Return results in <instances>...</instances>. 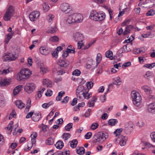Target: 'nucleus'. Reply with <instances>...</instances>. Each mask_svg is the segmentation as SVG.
<instances>
[{"mask_svg": "<svg viewBox=\"0 0 155 155\" xmlns=\"http://www.w3.org/2000/svg\"><path fill=\"white\" fill-rule=\"evenodd\" d=\"M147 110L149 112L155 114V102L148 105Z\"/></svg>", "mask_w": 155, "mask_h": 155, "instance_id": "nucleus-12", "label": "nucleus"}, {"mask_svg": "<svg viewBox=\"0 0 155 155\" xmlns=\"http://www.w3.org/2000/svg\"><path fill=\"white\" fill-rule=\"evenodd\" d=\"M106 57L107 58H109L111 60H113L114 57H113V52L111 51H108L105 53Z\"/></svg>", "mask_w": 155, "mask_h": 155, "instance_id": "nucleus-23", "label": "nucleus"}, {"mask_svg": "<svg viewBox=\"0 0 155 155\" xmlns=\"http://www.w3.org/2000/svg\"><path fill=\"white\" fill-rule=\"evenodd\" d=\"M10 61H14L17 58V57H15V54H10Z\"/></svg>", "mask_w": 155, "mask_h": 155, "instance_id": "nucleus-60", "label": "nucleus"}, {"mask_svg": "<svg viewBox=\"0 0 155 155\" xmlns=\"http://www.w3.org/2000/svg\"><path fill=\"white\" fill-rule=\"evenodd\" d=\"M69 62L67 60H64L59 63V65L61 67L66 68L69 64Z\"/></svg>", "mask_w": 155, "mask_h": 155, "instance_id": "nucleus-20", "label": "nucleus"}, {"mask_svg": "<svg viewBox=\"0 0 155 155\" xmlns=\"http://www.w3.org/2000/svg\"><path fill=\"white\" fill-rule=\"evenodd\" d=\"M108 136L106 133L100 132L96 134L93 137L94 142L95 143H102L107 138Z\"/></svg>", "mask_w": 155, "mask_h": 155, "instance_id": "nucleus-2", "label": "nucleus"}, {"mask_svg": "<svg viewBox=\"0 0 155 155\" xmlns=\"http://www.w3.org/2000/svg\"><path fill=\"white\" fill-rule=\"evenodd\" d=\"M31 74V73L28 69L24 68L22 69L18 74V79L19 81L23 79H27L29 78Z\"/></svg>", "mask_w": 155, "mask_h": 155, "instance_id": "nucleus-4", "label": "nucleus"}, {"mask_svg": "<svg viewBox=\"0 0 155 155\" xmlns=\"http://www.w3.org/2000/svg\"><path fill=\"white\" fill-rule=\"evenodd\" d=\"M150 137L152 141L155 142V132H154L152 133L150 135Z\"/></svg>", "mask_w": 155, "mask_h": 155, "instance_id": "nucleus-63", "label": "nucleus"}, {"mask_svg": "<svg viewBox=\"0 0 155 155\" xmlns=\"http://www.w3.org/2000/svg\"><path fill=\"white\" fill-rule=\"evenodd\" d=\"M41 64L40 67L41 72L42 74H43L48 72V68L44 66L43 63Z\"/></svg>", "mask_w": 155, "mask_h": 155, "instance_id": "nucleus-25", "label": "nucleus"}, {"mask_svg": "<svg viewBox=\"0 0 155 155\" xmlns=\"http://www.w3.org/2000/svg\"><path fill=\"white\" fill-rule=\"evenodd\" d=\"M72 123H69L65 127V129L67 131H69L70 128L72 127Z\"/></svg>", "mask_w": 155, "mask_h": 155, "instance_id": "nucleus-51", "label": "nucleus"}, {"mask_svg": "<svg viewBox=\"0 0 155 155\" xmlns=\"http://www.w3.org/2000/svg\"><path fill=\"white\" fill-rule=\"evenodd\" d=\"M92 135V134L91 132H88L85 135L86 138L87 139H89L91 137Z\"/></svg>", "mask_w": 155, "mask_h": 155, "instance_id": "nucleus-59", "label": "nucleus"}, {"mask_svg": "<svg viewBox=\"0 0 155 155\" xmlns=\"http://www.w3.org/2000/svg\"><path fill=\"white\" fill-rule=\"evenodd\" d=\"M73 39L76 42H82L84 40L83 35L79 32H76L73 34Z\"/></svg>", "mask_w": 155, "mask_h": 155, "instance_id": "nucleus-8", "label": "nucleus"}, {"mask_svg": "<svg viewBox=\"0 0 155 155\" xmlns=\"http://www.w3.org/2000/svg\"><path fill=\"white\" fill-rule=\"evenodd\" d=\"M15 104L16 106L19 109L24 107L25 104L20 100H17L15 101Z\"/></svg>", "mask_w": 155, "mask_h": 155, "instance_id": "nucleus-17", "label": "nucleus"}, {"mask_svg": "<svg viewBox=\"0 0 155 155\" xmlns=\"http://www.w3.org/2000/svg\"><path fill=\"white\" fill-rule=\"evenodd\" d=\"M74 16V18L76 20V22H81L83 19V16L80 14L74 13L73 14Z\"/></svg>", "mask_w": 155, "mask_h": 155, "instance_id": "nucleus-13", "label": "nucleus"}, {"mask_svg": "<svg viewBox=\"0 0 155 155\" xmlns=\"http://www.w3.org/2000/svg\"><path fill=\"white\" fill-rule=\"evenodd\" d=\"M78 144V141L76 139L73 140L71 142L70 146L73 148L76 147Z\"/></svg>", "mask_w": 155, "mask_h": 155, "instance_id": "nucleus-35", "label": "nucleus"}, {"mask_svg": "<svg viewBox=\"0 0 155 155\" xmlns=\"http://www.w3.org/2000/svg\"><path fill=\"white\" fill-rule=\"evenodd\" d=\"M56 147L58 149H61L64 146V143L62 141H59L55 144Z\"/></svg>", "mask_w": 155, "mask_h": 155, "instance_id": "nucleus-27", "label": "nucleus"}, {"mask_svg": "<svg viewBox=\"0 0 155 155\" xmlns=\"http://www.w3.org/2000/svg\"><path fill=\"white\" fill-rule=\"evenodd\" d=\"M134 12L137 15H139L140 11V7H137L136 8L134 9Z\"/></svg>", "mask_w": 155, "mask_h": 155, "instance_id": "nucleus-62", "label": "nucleus"}, {"mask_svg": "<svg viewBox=\"0 0 155 155\" xmlns=\"http://www.w3.org/2000/svg\"><path fill=\"white\" fill-rule=\"evenodd\" d=\"M71 137V135L68 133H64L62 135L63 138L65 140H67Z\"/></svg>", "mask_w": 155, "mask_h": 155, "instance_id": "nucleus-43", "label": "nucleus"}, {"mask_svg": "<svg viewBox=\"0 0 155 155\" xmlns=\"http://www.w3.org/2000/svg\"><path fill=\"white\" fill-rule=\"evenodd\" d=\"M143 48H136L134 49L133 53L135 54H137L141 53H143L144 51Z\"/></svg>", "mask_w": 155, "mask_h": 155, "instance_id": "nucleus-22", "label": "nucleus"}, {"mask_svg": "<svg viewBox=\"0 0 155 155\" xmlns=\"http://www.w3.org/2000/svg\"><path fill=\"white\" fill-rule=\"evenodd\" d=\"M144 67L150 68L151 69L154 67L155 66V63H152L148 64H145L144 65Z\"/></svg>", "mask_w": 155, "mask_h": 155, "instance_id": "nucleus-42", "label": "nucleus"}, {"mask_svg": "<svg viewBox=\"0 0 155 155\" xmlns=\"http://www.w3.org/2000/svg\"><path fill=\"white\" fill-rule=\"evenodd\" d=\"M60 8L62 12L66 13H68L71 10L70 6L68 3H66L62 4L61 5Z\"/></svg>", "mask_w": 155, "mask_h": 155, "instance_id": "nucleus-9", "label": "nucleus"}, {"mask_svg": "<svg viewBox=\"0 0 155 155\" xmlns=\"http://www.w3.org/2000/svg\"><path fill=\"white\" fill-rule=\"evenodd\" d=\"M130 19H128L125 20L122 24V26H124L127 25L129 24L130 22Z\"/></svg>", "mask_w": 155, "mask_h": 155, "instance_id": "nucleus-53", "label": "nucleus"}, {"mask_svg": "<svg viewBox=\"0 0 155 155\" xmlns=\"http://www.w3.org/2000/svg\"><path fill=\"white\" fill-rule=\"evenodd\" d=\"M106 17L104 13H99L95 11H92L90 13V18L95 21H101L104 20Z\"/></svg>", "mask_w": 155, "mask_h": 155, "instance_id": "nucleus-1", "label": "nucleus"}, {"mask_svg": "<svg viewBox=\"0 0 155 155\" xmlns=\"http://www.w3.org/2000/svg\"><path fill=\"white\" fill-rule=\"evenodd\" d=\"M101 55L100 53H98L96 58V67H97V65L100 63L101 60Z\"/></svg>", "mask_w": 155, "mask_h": 155, "instance_id": "nucleus-30", "label": "nucleus"}, {"mask_svg": "<svg viewBox=\"0 0 155 155\" xmlns=\"http://www.w3.org/2000/svg\"><path fill=\"white\" fill-rule=\"evenodd\" d=\"M22 86V85H19L15 88L13 91V94L15 95H16L21 91Z\"/></svg>", "mask_w": 155, "mask_h": 155, "instance_id": "nucleus-28", "label": "nucleus"}, {"mask_svg": "<svg viewBox=\"0 0 155 155\" xmlns=\"http://www.w3.org/2000/svg\"><path fill=\"white\" fill-rule=\"evenodd\" d=\"M14 11L13 7L12 5L9 6L3 18L4 20L5 21L10 20L13 15Z\"/></svg>", "mask_w": 155, "mask_h": 155, "instance_id": "nucleus-5", "label": "nucleus"}, {"mask_svg": "<svg viewBox=\"0 0 155 155\" xmlns=\"http://www.w3.org/2000/svg\"><path fill=\"white\" fill-rule=\"evenodd\" d=\"M42 6L43 9L45 12L48 11L49 9V6L46 3H44L42 5Z\"/></svg>", "mask_w": 155, "mask_h": 155, "instance_id": "nucleus-44", "label": "nucleus"}, {"mask_svg": "<svg viewBox=\"0 0 155 155\" xmlns=\"http://www.w3.org/2000/svg\"><path fill=\"white\" fill-rule=\"evenodd\" d=\"M5 140L3 136L0 134V146L2 145L4 143Z\"/></svg>", "mask_w": 155, "mask_h": 155, "instance_id": "nucleus-52", "label": "nucleus"}, {"mask_svg": "<svg viewBox=\"0 0 155 155\" xmlns=\"http://www.w3.org/2000/svg\"><path fill=\"white\" fill-rule=\"evenodd\" d=\"M37 136L38 134L36 132H33L31 134V139H36Z\"/></svg>", "mask_w": 155, "mask_h": 155, "instance_id": "nucleus-57", "label": "nucleus"}, {"mask_svg": "<svg viewBox=\"0 0 155 155\" xmlns=\"http://www.w3.org/2000/svg\"><path fill=\"white\" fill-rule=\"evenodd\" d=\"M53 104V103L52 101H50L47 103H44L42 105V106L43 108L46 109Z\"/></svg>", "mask_w": 155, "mask_h": 155, "instance_id": "nucleus-38", "label": "nucleus"}, {"mask_svg": "<svg viewBox=\"0 0 155 155\" xmlns=\"http://www.w3.org/2000/svg\"><path fill=\"white\" fill-rule=\"evenodd\" d=\"M131 65V63L130 62H128L124 63L122 65V67L123 68H125L127 67L130 66Z\"/></svg>", "mask_w": 155, "mask_h": 155, "instance_id": "nucleus-61", "label": "nucleus"}, {"mask_svg": "<svg viewBox=\"0 0 155 155\" xmlns=\"http://www.w3.org/2000/svg\"><path fill=\"white\" fill-rule=\"evenodd\" d=\"M60 153H61V155H69L70 151H64L63 152L59 151Z\"/></svg>", "mask_w": 155, "mask_h": 155, "instance_id": "nucleus-64", "label": "nucleus"}, {"mask_svg": "<svg viewBox=\"0 0 155 155\" xmlns=\"http://www.w3.org/2000/svg\"><path fill=\"white\" fill-rule=\"evenodd\" d=\"M13 121H11L10 122L9 124L8 125L7 127H6L7 129L8 130H11L10 133L11 132L12 128V125H13Z\"/></svg>", "mask_w": 155, "mask_h": 155, "instance_id": "nucleus-45", "label": "nucleus"}, {"mask_svg": "<svg viewBox=\"0 0 155 155\" xmlns=\"http://www.w3.org/2000/svg\"><path fill=\"white\" fill-rule=\"evenodd\" d=\"M41 118V113L40 112H38L34 114L32 119V120L34 121H38Z\"/></svg>", "mask_w": 155, "mask_h": 155, "instance_id": "nucleus-14", "label": "nucleus"}, {"mask_svg": "<svg viewBox=\"0 0 155 155\" xmlns=\"http://www.w3.org/2000/svg\"><path fill=\"white\" fill-rule=\"evenodd\" d=\"M127 138L125 137H121V139L119 140V144L121 146H124L125 145L126 143V140Z\"/></svg>", "mask_w": 155, "mask_h": 155, "instance_id": "nucleus-29", "label": "nucleus"}, {"mask_svg": "<svg viewBox=\"0 0 155 155\" xmlns=\"http://www.w3.org/2000/svg\"><path fill=\"white\" fill-rule=\"evenodd\" d=\"M12 69L11 68H8L7 69H4L2 71H0V75L4 74L5 75L7 73H9L10 71H12Z\"/></svg>", "mask_w": 155, "mask_h": 155, "instance_id": "nucleus-31", "label": "nucleus"}, {"mask_svg": "<svg viewBox=\"0 0 155 155\" xmlns=\"http://www.w3.org/2000/svg\"><path fill=\"white\" fill-rule=\"evenodd\" d=\"M143 77L149 80L153 77V75L152 72L148 71L144 75Z\"/></svg>", "mask_w": 155, "mask_h": 155, "instance_id": "nucleus-19", "label": "nucleus"}, {"mask_svg": "<svg viewBox=\"0 0 155 155\" xmlns=\"http://www.w3.org/2000/svg\"><path fill=\"white\" fill-rule=\"evenodd\" d=\"M40 14L38 11H36L31 12L29 15V18L32 21H35L38 17Z\"/></svg>", "mask_w": 155, "mask_h": 155, "instance_id": "nucleus-10", "label": "nucleus"}, {"mask_svg": "<svg viewBox=\"0 0 155 155\" xmlns=\"http://www.w3.org/2000/svg\"><path fill=\"white\" fill-rule=\"evenodd\" d=\"M155 14V11L152 10L148 11L146 13L147 16H153Z\"/></svg>", "mask_w": 155, "mask_h": 155, "instance_id": "nucleus-49", "label": "nucleus"}, {"mask_svg": "<svg viewBox=\"0 0 155 155\" xmlns=\"http://www.w3.org/2000/svg\"><path fill=\"white\" fill-rule=\"evenodd\" d=\"M81 73V72L79 70L76 69L73 72L72 74L74 75L79 76L80 75Z\"/></svg>", "mask_w": 155, "mask_h": 155, "instance_id": "nucleus-48", "label": "nucleus"}, {"mask_svg": "<svg viewBox=\"0 0 155 155\" xmlns=\"http://www.w3.org/2000/svg\"><path fill=\"white\" fill-rule=\"evenodd\" d=\"M123 131V129H117L114 132V134L116 135V136H117L120 135V133Z\"/></svg>", "mask_w": 155, "mask_h": 155, "instance_id": "nucleus-47", "label": "nucleus"}, {"mask_svg": "<svg viewBox=\"0 0 155 155\" xmlns=\"http://www.w3.org/2000/svg\"><path fill=\"white\" fill-rule=\"evenodd\" d=\"M84 87L82 85L78 86L76 90V94L78 97L81 98L83 94H84Z\"/></svg>", "mask_w": 155, "mask_h": 155, "instance_id": "nucleus-6", "label": "nucleus"}, {"mask_svg": "<svg viewBox=\"0 0 155 155\" xmlns=\"http://www.w3.org/2000/svg\"><path fill=\"white\" fill-rule=\"evenodd\" d=\"M35 88V84L33 83H27L24 87L25 91L28 93L32 92Z\"/></svg>", "mask_w": 155, "mask_h": 155, "instance_id": "nucleus-7", "label": "nucleus"}, {"mask_svg": "<svg viewBox=\"0 0 155 155\" xmlns=\"http://www.w3.org/2000/svg\"><path fill=\"white\" fill-rule=\"evenodd\" d=\"M142 89L147 94H149L151 93L150 88L147 86L145 85L142 87Z\"/></svg>", "mask_w": 155, "mask_h": 155, "instance_id": "nucleus-26", "label": "nucleus"}, {"mask_svg": "<svg viewBox=\"0 0 155 155\" xmlns=\"http://www.w3.org/2000/svg\"><path fill=\"white\" fill-rule=\"evenodd\" d=\"M131 96L134 105L137 106H139L142 101V97L140 93L135 90L133 91Z\"/></svg>", "mask_w": 155, "mask_h": 155, "instance_id": "nucleus-3", "label": "nucleus"}, {"mask_svg": "<svg viewBox=\"0 0 155 155\" xmlns=\"http://www.w3.org/2000/svg\"><path fill=\"white\" fill-rule=\"evenodd\" d=\"M64 91H61L58 93V95L56 97V99L57 101H60L61 100V97L64 94Z\"/></svg>", "mask_w": 155, "mask_h": 155, "instance_id": "nucleus-37", "label": "nucleus"}, {"mask_svg": "<svg viewBox=\"0 0 155 155\" xmlns=\"http://www.w3.org/2000/svg\"><path fill=\"white\" fill-rule=\"evenodd\" d=\"M91 112V109H89L85 112L84 114V116L86 117H88L90 114V113Z\"/></svg>", "mask_w": 155, "mask_h": 155, "instance_id": "nucleus-55", "label": "nucleus"}, {"mask_svg": "<svg viewBox=\"0 0 155 155\" xmlns=\"http://www.w3.org/2000/svg\"><path fill=\"white\" fill-rule=\"evenodd\" d=\"M40 53L43 55H47L49 54V52L48 49L45 47H42L39 48Z\"/></svg>", "mask_w": 155, "mask_h": 155, "instance_id": "nucleus-15", "label": "nucleus"}, {"mask_svg": "<svg viewBox=\"0 0 155 155\" xmlns=\"http://www.w3.org/2000/svg\"><path fill=\"white\" fill-rule=\"evenodd\" d=\"M133 26L131 25L127 26L126 28L125 31L123 32V34L124 35L127 34L128 33L130 32V31L133 29Z\"/></svg>", "mask_w": 155, "mask_h": 155, "instance_id": "nucleus-24", "label": "nucleus"}, {"mask_svg": "<svg viewBox=\"0 0 155 155\" xmlns=\"http://www.w3.org/2000/svg\"><path fill=\"white\" fill-rule=\"evenodd\" d=\"M59 40L58 37L57 36H54L51 37L49 38V40L52 42H56L58 41Z\"/></svg>", "mask_w": 155, "mask_h": 155, "instance_id": "nucleus-40", "label": "nucleus"}, {"mask_svg": "<svg viewBox=\"0 0 155 155\" xmlns=\"http://www.w3.org/2000/svg\"><path fill=\"white\" fill-rule=\"evenodd\" d=\"M52 94V91L50 90H48L47 92L45 93V95L46 96L50 97Z\"/></svg>", "mask_w": 155, "mask_h": 155, "instance_id": "nucleus-56", "label": "nucleus"}, {"mask_svg": "<svg viewBox=\"0 0 155 155\" xmlns=\"http://www.w3.org/2000/svg\"><path fill=\"white\" fill-rule=\"evenodd\" d=\"M3 60L5 61H10V54H6L3 56Z\"/></svg>", "mask_w": 155, "mask_h": 155, "instance_id": "nucleus-50", "label": "nucleus"}, {"mask_svg": "<svg viewBox=\"0 0 155 155\" xmlns=\"http://www.w3.org/2000/svg\"><path fill=\"white\" fill-rule=\"evenodd\" d=\"M11 82V81L9 79H4L1 81L0 86H2L8 85L10 84Z\"/></svg>", "mask_w": 155, "mask_h": 155, "instance_id": "nucleus-18", "label": "nucleus"}, {"mask_svg": "<svg viewBox=\"0 0 155 155\" xmlns=\"http://www.w3.org/2000/svg\"><path fill=\"white\" fill-rule=\"evenodd\" d=\"M58 29L57 27L54 25L53 27L49 28L47 30L48 33H53L56 32L57 31Z\"/></svg>", "mask_w": 155, "mask_h": 155, "instance_id": "nucleus-21", "label": "nucleus"}, {"mask_svg": "<svg viewBox=\"0 0 155 155\" xmlns=\"http://www.w3.org/2000/svg\"><path fill=\"white\" fill-rule=\"evenodd\" d=\"M115 81L112 83H111L109 84V88L112 87L114 84H115L117 85H119L121 84V81L120 78L119 77H117L113 79Z\"/></svg>", "mask_w": 155, "mask_h": 155, "instance_id": "nucleus-11", "label": "nucleus"}, {"mask_svg": "<svg viewBox=\"0 0 155 155\" xmlns=\"http://www.w3.org/2000/svg\"><path fill=\"white\" fill-rule=\"evenodd\" d=\"M89 91V89L86 88L84 90V94L82 96L87 99H88L91 96V93H88Z\"/></svg>", "mask_w": 155, "mask_h": 155, "instance_id": "nucleus-16", "label": "nucleus"}, {"mask_svg": "<svg viewBox=\"0 0 155 155\" xmlns=\"http://www.w3.org/2000/svg\"><path fill=\"white\" fill-rule=\"evenodd\" d=\"M46 143L48 145H53L54 143V139L52 137H49L47 140L46 141Z\"/></svg>", "mask_w": 155, "mask_h": 155, "instance_id": "nucleus-33", "label": "nucleus"}, {"mask_svg": "<svg viewBox=\"0 0 155 155\" xmlns=\"http://www.w3.org/2000/svg\"><path fill=\"white\" fill-rule=\"evenodd\" d=\"M69 99V97L67 96L64 97L63 100L61 102L62 103H66L68 101Z\"/></svg>", "mask_w": 155, "mask_h": 155, "instance_id": "nucleus-58", "label": "nucleus"}, {"mask_svg": "<svg viewBox=\"0 0 155 155\" xmlns=\"http://www.w3.org/2000/svg\"><path fill=\"white\" fill-rule=\"evenodd\" d=\"M98 126L99 125L98 123H94L91 124L90 128L94 130L96 129L98 127Z\"/></svg>", "mask_w": 155, "mask_h": 155, "instance_id": "nucleus-46", "label": "nucleus"}, {"mask_svg": "<svg viewBox=\"0 0 155 155\" xmlns=\"http://www.w3.org/2000/svg\"><path fill=\"white\" fill-rule=\"evenodd\" d=\"M94 102L93 101L90 100L87 103L88 106L90 107H93L94 105Z\"/></svg>", "mask_w": 155, "mask_h": 155, "instance_id": "nucleus-54", "label": "nucleus"}, {"mask_svg": "<svg viewBox=\"0 0 155 155\" xmlns=\"http://www.w3.org/2000/svg\"><path fill=\"white\" fill-rule=\"evenodd\" d=\"M117 119H112L109 120L108 123L109 125L114 126L117 123Z\"/></svg>", "mask_w": 155, "mask_h": 155, "instance_id": "nucleus-32", "label": "nucleus"}, {"mask_svg": "<svg viewBox=\"0 0 155 155\" xmlns=\"http://www.w3.org/2000/svg\"><path fill=\"white\" fill-rule=\"evenodd\" d=\"M31 106V101L30 99L28 100L27 104L26 107L25 108V110L26 111L28 112L29 111V108Z\"/></svg>", "mask_w": 155, "mask_h": 155, "instance_id": "nucleus-41", "label": "nucleus"}, {"mask_svg": "<svg viewBox=\"0 0 155 155\" xmlns=\"http://www.w3.org/2000/svg\"><path fill=\"white\" fill-rule=\"evenodd\" d=\"M94 84V83L92 81L87 82L86 84V85L87 88H88L89 89L92 88Z\"/></svg>", "mask_w": 155, "mask_h": 155, "instance_id": "nucleus-39", "label": "nucleus"}, {"mask_svg": "<svg viewBox=\"0 0 155 155\" xmlns=\"http://www.w3.org/2000/svg\"><path fill=\"white\" fill-rule=\"evenodd\" d=\"M13 35V33H9L7 35V37L5 42V44H7L8 43L9 40L12 38Z\"/></svg>", "mask_w": 155, "mask_h": 155, "instance_id": "nucleus-36", "label": "nucleus"}, {"mask_svg": "<svg viewBox=\"0 0 155 155\" xmlns=\"http://www.w3.org/2000/svg\"><path fill=\"white\" fill-rule=\"evenodd\" d=\"M54 17V15L51 14H49L47 17V20L48 22H51L53 20Z\"/></svg>", "mask_w": 155, "mask_h": 155, "instance_id": "nucleus-34", "label": "nucleus"}]
</instances>
